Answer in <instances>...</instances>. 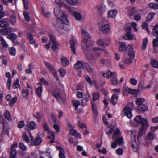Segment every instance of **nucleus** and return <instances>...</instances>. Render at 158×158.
Wrapping results in <instances>:
<instances>
[{
    "label": "nucleus",
    "instance_id": "obj_61",
    "mask_svg": "<svg viewBox=\"0 0 158 158\" xmlns=\"http://www.w3.org/2000/svg\"><path fill=\"white\" fill-rule=\"evenodd\" d=\"M19 147L22 150L25 151L27 149V147L24 144L22 143H20L19 144Z\"/></svg>",
    "mask_w": 158,
    "mask_h": 158
},
{
    "label": "nucleus",
    "instance_id": "obj_52",
    "mask_svg": "<svg viewBox=\"0 0 158 158\" xmlns=\"http://www.w3.org/2000/svg\"><path fill=\"white\" fill-rule=\"evenodd\" d=\"M97 44L99 46H101L103 47H105L106 46H108V44H104L103 41L102 40H99L97 41Z\"/></svg>",
    "mask_w": 158,
    "mask_h": 158
},
{
    "label": "nucleus",
    "instance_id": "obj_21",
    "mask_svg": "<svg viewBox=\"0 0 158 158\" xmlns=\"http://www.w3.org/2000/svg\"><path fill=\"white\" fill-rule=\"evenodd\" d=\"M63 93L62 90L60 88H57L54 90V92L52 93V94L53 96L55 97Z\"/></svg>",
    "mask_w": 158,
    "mask_h": 158
},
{
    "label": "nucleus",
    "instance_id": "obj_8",
    "mask_svg": "<svg viewBox=\"0 0 158 158\" xmlns=\"http://www.w3.org/2000/svg\"><path fill=\"white\" fill-rule=\"evenodd\" d=\"M103 76L107 78H109L111 77H116L117 76L116 73L115 72H113L110 71H107L103 74Z\"/></svg>",
    "mask_w": 158,
    "mask_h": 158
},
{
    "label": "nucleus",
    "instance_id": "obj_20",
    "mask_svg": "<svg viewBox=\"0 0 158 158\" xmlns=\"http://www.w3.org/2000/svg\"><path fill=\"white\" fill-rule=\"evenodd\" d=\"M57 148L60 151L59 153V158H65V152L64 150L60 146L57 147Z\"/></svg>",
    "mask_w": 158,
    "mask_h": 158
},
{
    "label": "nucleus",
    "instance_id": "obj_62",
    "mask_svg": "<svg viewBox=\"0 0 158 158\" xmlns=\"http://www.w3.org/2000/svg\"><path fill=\"white\" fill-rule=\"evenodd\" d=\"M67 2L70 5H74L77 2V0H66Z\"/></svg>",
    "mask_w": 158,
    "mask_h": 158
},
{
    "label": "nucleus",
    "instance_id": "obj_6",
    "mask_svg": "<svg viewBox=\"0 0 158 158\" xmlns=\"http://www.w3.org/2000/svg\"><path fill=\"white\" fill-rule=\"evenodd\" d=\"M135 120L137 123H141L142 126L144 124V123L146 124H148L147 119L145 118H142L140 115L137 116L135 118Z\"/></svg>",
    "mask_w": 158,
    "mask_h": 158
},
{
    "label": "nucleus",
    "instance_id": "obj_54",
    "mask_svg": "<svg viewBox=\"0 0 158 158\" xmlns=\"http://www.w3.org/2000/svg\"><path fill=\"white\" fill-rule=\"evenodd\" d=\"M23 15L25 18V19L28 22L30 21L31 20V19L29 16V14L26 12L24 11L23 13Z\"/></svg>",
    "mask_w": 158,
    "mask_h": 158
},
{
    "label": "nucleus",
    "instance_id": "obj_9",
    "mask_svg": "<svg viewBox=\"0 0 158 158\" xmlns=\"http://www.w3.org/2000/svg\"><path fill=\"white\" fill-rule=\"evenodd\" d=\"M8 20L6 18L0 20V27L2 28L6 27L9 25L8 22Z\"/></svg>",
    "mask_w": 158,
    "mask_h": 158
},
{
    "label": "nucleus",
    "instance_id": "obj_64",
    "mask_svg": "<svg viewBox=\"0 0 158 158\" xmlns=\"http://www.w3.org/2000/svg\"><path fill=\"white\" fill-rule=\"evenodd\" d=\"M152 43L153 47H158V37L153 40Z\"/></svg>",
    "mask_w": 158,
    "mask_h": 158
},
{
    "label": "nucleus",
    "instance_id": "obj_2",
    "mask_svg": "<svg viewBox=\"0 0 158 158\" xmlns=\"http://www.w3.org/2000/svg\"><path fill=\"white\" fill-rule=\"evenodd\" d=\"M82 34L84 37L82 47L83 49L89 48V41L91 37L89 34L86 31V30L83 29L82 31Z\"/></svg>",
    "mask_w": 158,
    "mask_h": 158
},
{
    "label": "nucleus",
    "instance_id": "obj_41",
    "mask_svg": "<svg viewBox=\"0 0 158 158\" xmlns=\"http://www.w3.org/2000/svg\"><path fill=\"white\" fill-rule=\"evenodd\" d=\"M145 99L143 98H138L136 100V103L137 105L139 106L142 105V104L144 102Z\"/></svg>",
    "mask_w": 158,
    "mask_h": 158
},
{
    "label": "nucleus",
    "instance_id": "obj_4",
    "mask_svg": "<svg viewBox=\"0 0 158 158\" xmlns=\"http://www.w3.org/2000/svg\"><path fill=\"white\" fill-rule=\"evenodd\" d=\"M95 50H84V53L86 58L89 60H91L93 58V55L95 53Z\"/></svg>",
    "mask_w": 158,
    "mask_h": 158
},
{
    "label": "nucleus",
    "instance_id": "obj_12",
    "mask_svg": "<svg viewBox=\"0 0 158 158\" xmlns=\"http://www.w3.org/2000/svg\"><path fill=\"white\" fill-rule=\"evenodd\" d=\"M5 75L8 78L7 81V85L8 87V89L10 90V88L11 83V78L10 77L11 74L10 72H7L5 73Z\"/></svg>",
    "mask_w": 158,
    "mask_h": 158
},
{
    "label": "nucleus",
    "instance_id": "obj_42",
    "mask_svg": "<svg viewBox=\"0 0 158 158\" xmlns=\"http://www.w3.org/2000/svg\"><path fill=\"white\" fill-rule=\"evenodd\" d=\"M48 36L49 38V41L50 43L56 41L55 36L52 34L49 33L48 34Z\"/></svg>",
    "mask_w": 158,
    "mask_h": 158
},
{
    "label": "nucleus",
    "instance_id": "obj_50",
    "mask_svg": "<svg viewBox=\"0 0 158 158\" xmlns=\"http://www.w3.org/2000/svg\"><path fill=\"white\" fill-rule=\"evenodd\" d=\"M148 40L147 38H145L143 39L142 46V49H145L148 43Z\"/></svg>",
    "mask_w": 158,
    "mask_h": 158
},
{
    "label": "nucleus",
    "instance_id": "obj_43",
    "mask_svg": "<svg viewBox=\"0 0 158 158\" xmlns=\"http://www.w3.org/2000/svg\"><path fill=\"white\" fill-rule=\"evenodd\" d=\"M29 91L27 89H23L22 92V95L24 98H28V97Z\"/></svg>",
    "mask_w": 158,
    "mask_h": 158
},
{
    "label": "nucleus",
    "instance_id": "obj_26",
    "mask_svg": "<svg viewBox=\"0 0 158 158\" xmlns=\"http://www.w3.org/2000/svg\"><path fill=\"white\" fill-rule=\"evenodd\" d=\"M147 137L149 140H152L156 137V135L152 132H149L147 135Z\"/></svg>",
    "mask_w": 158,
    "mask_h": 158
},
{
    "label": "nucleus",
    "instance_id": "obj_63",
    "mask_svg": "<svg viewBox=\"0 0 158 158\" xmlns=\"http://www.w3.org/2000/svg\"><path fill=\"white\" fill-rule=\"evenodd\" d=\"M123 142V138L122 137H120L115 140V143L118 145L122 144Z\"/></svg>",
    "mask_w": 158,
    "mask_h": 158
},
{
    "label": "nucleus",
    "instance_id": "obj_51",
    "mask_svg": "<svg viewBox=\"0 0 158 158\" xmlns=\"http://www.w3.org/2000/svg\"><path fill=\"white\" fill-rule=\"evenodd\" d=\"M72 103L75 107L76 110H78V107L79 106L80 103L79 101L74 100L73 101Z\"/></svg>",
    "mask_w": 158,
    "mask_h": 158
},
{
    "label": "nucleus",
    "instance_id": "obj_47",
    "mask_svg": "<svg viewBox=\"0 0 158 158\" xmlns=\"http://www.w3.org/2000/svg\"><path fill=\"white\" fill-rule=\"evenodd\" d=\"M148 109L147 106L143 104L138 106V109L141 111H144Z\"/></svg>",
    "mask_w": 158,
    "mask_h": 158
},
{
    "label": "nucleus",
    "instance_id": "obj_27",
    "mask_svg": "<svg viewBox=\"0 0 158 158\" xmlns=\"http://www.w3.org/2000/svg\"><path fill=\"white\" fill-rule=\"evenodd\" d=\"M110 27L107 24L103 25L101 28V30L104 33L108 32L109 31Z\"/></svg>",
    "mask_w": 158,
    "mask_h": 158
},
{
    "label": "nucleus",
    "instance_id": "obj_5",
    "mask_svg": "<svg viewBox=\"0 0 158 158\" xmlns=\"http://www.w3.org/2000/svg\"><path fill=\"white\" fill-rule=\"evenodd\" d=\"M18 144L15 143L10 148V157L12 158H15L16 156L17 152L15 148L17 147Z\"/></svg>",
    "mask_w": 158,
    "mask_h": 158
},
{
    "label": "nucleus",
    "instance_id": "obj_13",
    "mask_svg": "<svg viewBox=\"0 0 158 158\" xmlns=\"http://www.w3.org/2000/svg\"><path fill=\"white\" fill-rule=\"evenodd\" d=\"M96 9L100 13H102L106 11V7L103 4H102L100 6H96Z\"/></svg>",
    "mask_w": 158,
    "mask_h": 158
},
{
    "label": "nucleus",
    "instance_id": "obj_46",
    "mask_svg": "<svg viewBox=\"0 0 158 158\" xmlns=\"http://www.w3.org/2000/svg\"><path fill=\"white\" fill-rule=\"evenodd\" d=\"M17 100V97H15L13 98H11V100L9 101L10 102L9 103V105L10 106H13L14 104L15 103Z\"/></svg>",
    "mask_w": 158,
    "mask_h": 158
},
{
    "label": "nucleus",
    "instance_id": "obj_48",
    "mask_svg": "<svg viewBox=\"0 0 158 158\" xmlns=\"http://www.w3.org/2000/svg\"><path fill=\"white\" fill-rule=\"evenodd\" d=\"M50 116L53 123H56L57 124L59 123V121L57 119L55 114L53 113H51L50 114Z\"/></svg>",
    "mask_w": 158,
    "mask_h": 158
},
{
    "label": "nucleus",
    "instance_id": "obj_31",
    "mask_svg": "<svg viewBox=\"0 0 158 158\" xmlns=\"http://www.w3.org/2000/svg\"><path fill=\"white\" fill-rule=\"evenodd\" d=\"M131 144L132 146L133 147L134 143H135V144H136V136L135 135L133 134L132 131H131Z\"/></svg>",
    "mask_w": 158,
    "mask_h": 158
},
{
    "label": "nucleus",
    "instance_id": "obj_25",
    "mask_svg": "<svg viewBox=\"0 0 158 158\" xmlns=\"http://www.w3.org/2000/svg\"><path fill=\"white\" fill-rule=\"evenodd\" d=\"M51 48L52 49H56L60 48V45L56 41L51 43Z\"/></svg>",
    "mask_w": 158,
    "mask_h": 158
},
{
    "label": "nucleus",
    "instance_id": "obj_44",
    "mask_svg": "<svg viewBox=\"0 0 158 158\" xmlns=\"http://www.w3.org/2000/svg\"><path fill=\"white\" fill-rule=\"evenodd\" d=\"M27 37L31 44H34L35 43V41L33 39V35L31 34L28 33L27 34Z\"/></svg>",
    "mask_w": 158,
    "mask_h": 158
},
{
    "label": "nucleus",
    "instance_id": "obj_56",
    "mask_svg": "<svg viewBox=\"0 0 158 158\" xmlns=\"http://www.w3.org/2000/svg\"><path fill=\"white\" fill-rule=\"evenodd\" d=\"M132 61L133 58H131L126 59L123 62L125 64H130L132 62Z\"/></svg>",
    "mask_w": 158,
    "mask_h": 158
},
{
    "label": "nucleus",
    "instance_id": "obj_39",
    "mask_svg": "<svg viewBox=\"0 0 158 158\" xmlns=\"http://www.w3.org/2000/svg\"><path fill=\"white\" fill-rule=\"evenodd\" d=\"M84 65L85 66L86 69L89 73H93L94 69L92 68L90 65H88V63L84 62Z\"/></svg>",
    "mask_w": 158,
    "mask_h": 158
},
{
    "label": "nucleus",
    "instance_id": "obj_37",
    "mask_svg": "<svg viewBox=\"0 0 158 158\" xmlns=\"http://www.w3.org/2000/svg\"><path fill=\"white\" fill-rule=\"evenodd\" d=\"M101 63L102 64H105L109 66L110 65L111 62L110 60L108 59H102L101 60Z\"/></svg>",
    "mask_w": 158,
    "mask_h": 158
},
{
    "label": "nucleus",
    "instance_id": "obj_3",
    "mask_svg": "<svg viewBox=\"0 0 158 158\" xmlns=\"http://www.w3.org/2000/svg\"><path fill=\"white\" fill-rule=\"evenodd\" d=\"M149 127V124H144L142 126L141 128L139 129L138 135V138H140L145 134L146 131Z\"/></svg>",
    "mask_w": 158,
    "mask_h": 158
},
{
    "label": "nucleus",
    "instance_id": "obj_10",
    "mask_svg": "<svg viewBox=\"0 0 158 158\" xmlns=\"http://www.w3.org/2000/svg\"><path fill=\"white\" fill-rule=\"evenodd\" d=\"M124 112L125 115L129 118H130L132 117V115L131 112V109L129 107H125L124 109Z\"/></svg>",
    "mask_w": 158,
    "mask_h": 158
},
{
    "label": "nucleus",
    "instance_id": "obj_59",
    "mask_svg": "<svg viewBox=\"0 0 158 158\" xmlns=\"http://www.w3.org/2000/svg\"><path fill=\"white\" fill-rule=\"evenodd\" d=\"M23 139L27 143L29 142V139L28 135L26 134V133H24L22 136Z\"/></svg>",
    "mask_w": 158,
    "mask_h": 158
},
{
    "label": "nucleus",
    "instance_id": "obj_17",
    "mask_svg": "<svg viewBox=\"0 0 158 158\" xmlns=\"http://www.w3.org/2000/svg\"><path fill=\"white\" fill-rule=\"evenodd\" d=\"M62 65L64 67H66L69 65V62L68 59L64 56H62L60 58Z\"/></svg>",
    "mask_w": 158,
    "mask_h": 158
},
{
    "label": "nucleus",
    "instance_id": "obj_16",
    "mask_svg": "<svg viewBox=\"0 0 158 158\" xmlns=\"http://www.w3.org/2000/svg\"><path fill=\"white\" fill-rule=\"evenodd\" d=\"M121 51L125 53L127 52L129 56L131 58H133L135 57V52L134 50H121Z\"/></svg>",
    "mask_w": 158,
    "mask_h": 158
},
{
    "label": "nucleus",
    "instance_id": "obj_57",
    "mask_svg": "<svg viewBox=\"0 0 158 158\" xmlns=\"http://www.w3.org/2000/svg\"><path fill=\"white\" fill-rule=\"evenodd\" d=\"M10 20L11 23L13 25L16 23V18L15 16H11L10 17Z\"/></svg>",
    "mask_w": 158,
    "mask_h": 158
},
{
    "label": "nucleus",
    "instance_id": "obj_24",
    "mask_svg": "<svg viewBox=\"0 0 158 158\" xmlns=\"http://www.w3.org/2000/svg\"><path fill=\"white\" fill-rule=\"evenodd\" d=\"M114 127L112 125L109 126L105 129V132L108 135L110 134L114 131Z\"/></svg>",
    "mask_w": 158,
    "mask_h": 158
},
{
    "label": "nucleus",
    "instance_id": "obj_18",
    "mask_svg": "<svg viewBox=\"0 0 158 158\" xmlns=\"http://www.w3.org/2000/svg\"><path fill=\"white\" fill-rule=\"evenodd\" d=\"M57 101L60 103H63L65 101L64 96L63 93L55 97Z\"/></svg>",
    "mask_w": 158,
    "mask_h": 158
},
{
    "label": "nucleus",
    "instance_id": "obj_45",
    "mask_svg": "<svg viewBox=\"0 0 158 158\" xmlns=\"http://www.w3.org/2000/svg\"><path fill=\"white\" fill-rule=\"evenodd\" d=\"M73 15L76 19L77 20H80L82 19L81 15L79 13L76 12H73Z\"/></svg>",
    "mask_w": 158,
    "mask_h": 158
},
{
    "label": "nucleus",
    "instance_id": "obj_19",
    "mask_svg": "<svg viewBox=\"0 0 158 158\" xmlns=\"http://www.w3.org/2000/svg\"><path fill=\"white\" fill-rule=\"evenodd\" d=\"M92 107L94 115L95 116H97L98 112L97 105L94 103H92Z\"/></svg>",
    "mask_w": 158,
    "mask_h": 158
},
{
    "label": "nucleus",
    "instance_id": "obj_7",
    "mask_svg": "<svg viewBox=\"0 0 158 158\" xmlns=\"http://www.w3.org/2000/svg\"><path fill=\"white\" fill-rule=\"evenodd\" d=\"M127 12L129 16L131 19H133L135 15L137 13L136 9L135 7H133L131 8H129L127 10Z\"/></svg>",
    "mask_w": 158,
    "mask_h": 158
},
{
    "label": "nucleus",
    "instance_id": "obj_32",
    "mask_svg": "<svg viewBox=\"0 0 158 158\" xmlns=\"http://www.w3.org/2000/svg\"><path fill=\"white\" fill-rule=\"evenodd\" d=\"M28 128L31 130H33L36 127V125L35 123L33 121H31L28 124Z\"/></svg>",
    "mask_w": 158,
    "mask_h": 158
},
{
    "label": "nucleus",
    "instance_id": "obj_38",
    "mask_svg": "<svg viewBox=\"0 0 158 158\" xmlns=\"http://www.w3.org/2000/svg\"><path fill=\"white\" fill-rule=\"evenodd\" d=\"M149 7L152 9L154 10L158 9V4L155 3H150L148 4Z\"/></svg>",
    "mask_w": 158,
    "mask_h": 158
},
{
    "label": "nucleus",
    "instance_id": "obj_1",
    "mask_svg": "<svg viewBox=\"0 0 158 158\" xmlns=\"http://www.w3.org/2000/svg\"><path fill=\"white\" fill-rule=\"evenodd\" d=\"M54 13L57 18V26L65 31H67L68 30L67 26L69 25V23L66 14L57 7L54 8Z\"/></svg>",
    "mask_w": 158,
    "mask_h": 158
},
{
    "label": "nucleus",
    "instance_id": "obj_22",
    "mask_svg": "<svg viewBox=\"0 0 158 158\" xmlns=\"http://www.w3.org/2000/svg\"><path fill=\"white\" fill-rule=\"evenodd\" d=\"M38 84L40 86L36 89V92L38 96L40 97H41V93L42 92V85L40 83H38Z\"/></svg>",
    "mask_w": 158,
    "mask_h": 158
},
{
    "label": "nucleus",
    "instance_id": "obj_60",
    "mask_svg": "<svg viewBox=\"0 0 158 158\" xmlns=\"http://www.w3.org/2000/svg\"><path fill=\"white\" fill-rule=\"evenodd\" d=\"M117 76L116 77H113V78L111 80V83L112 85H115L118 84V80L116 78Z\"/></svg>",
    "mask_w": 158,
    "mask_h": 158
},
{
    "label": "nucleus",
    "instance_id": "obj_53",
    "mask_svg": "<svg viewBox=\"0 0 158 158\" xmlns=\"http://www.w3.org/2000/svg\"><path fill=\"white\" fill-rule=\"evenodd\" d=\"M151 64L153 67L157 68L158 67V62L155 60H151Z\"/></svg>",
    "mask_w": 158,
    "mask_h": 158
},
{
    "label": "nucleus",
    "instance_id": "obj_34",
    "mask_svg": "<svg viewBox=\"0 0 158 158\" xmlns=\"http://www.w3.org/2000/svg\"><path fill=\"white\" fill-rule=\"evenodd\" d=\"M42 142V139L40 137L36 138L33 143V145L36 146L40 144Z\"/></svg>",
    "mask_w": 158,
    "mask_h": 158
},
{
    "label": "nucleus",
    "instance_id": "obj_36",
    "mask_svg": "<svg viewBox=\"0 0 158 158\" xmlns=\"http://www.w3.org/2000/svg\"><path fill=\"white\" fill-rule=\"evenodd\" d=\"M19 79L18 78L16 79L15 81L14 82L12 85V87L14 89H16L17 88H19L20 87V85L19 83Z\"/></svg>",
    "mask_w": 158,
    "mask_h": 158
},
{
    "label": "nucleus",
    "instance_id": "obj_14",
    "mask_svg": "<svg viewBox=\"0 0 158 158\" xmlns=\"http://www.w3.org/2000/svg\"><path fill=\"white\" fill-rule=\"evenodd\" d=\"M118 100V96L116 94H113L110 100V102L113 104V105L115 106L116 104V102Z\"/></svg>",
    "mask_w": 158,
    "mask_h": 158
},
{
    "label": "nucleus",
    "instance_id": "obj_49",
    "mask_svg": "<svg viewBox=\"0 0 158 158\" xmlns=\"http://www.w3.org/2000/svg\"><path fill=\"white\" fill-rule=\"evenodd\" d=\"M17 37V35L15 33H12L9 34L7 36V38L11 40H15Z\"/></svg>",
    "mask_w": 158,
    "mask_h": 158
},
{
    "label": "nucleus",
    "instance_id": "obj_23",
    "mask_svg": "<svg viewBox=\"0 0 158 158\" xmlns=\"http://www.w3.org/2000/svg\"><path fill=\"white\" fill-rule=\"evenodd\" d=\"M70 45L71 49H75V46L77 45V41L75 39L71 40L70 41Z\"/></svg>",
    "mask_w": 158,
    "mask_h": 158
},
{
    "label": "nucleus",
    "instance_id": "obj_40",
    "mask_svg": "<svg viewBox=\"0 0 158 158\" xmlns=\"http://www.w3.org/2000/svg\"><path fill=\"white\" fill-rule=\"evenodd\" d=\"M154 15L155 14L153 12H152L149 14L146 17L147 19L146 20V21L148 22H150L153 19Z\"/></svg>",
    "mask_w": 158,
    "mask_h": 158
},
{
    "label": "nucleus",
    "instance_id": "obj_29",
    "mask_svg": "<svg viewBox=\"0 0 158 158\" xmlns=\"http://www.w3.org/2000/svg\"><path fill=\"white\" fill-rule=\"evenodd\" d=\"M131 32H126V35L123 38L125 40H132L134 37V35L131 34Z\"/></svg>",
    "mask_w": 158,
    "mask_h": 158
},
{
    "label": "nucleus",
    "instance_id": "obj_33",
    "mask_svg": "<svg viewBox=\"0 0 158 158\" xmlns=\"http://www.w3.org/2000/svg\"><path fill=\"white\" fill-rule=\"evenodd\" d=\"M69 134L76 137H78L79 135V134L76 130L72 128L69 130Z\"/></svg>",
    "mask_w": 158,
    "mask_h": 158
},
{
    "label": "nucleus",
    "instance_id": "obj_15",
    "mask_svg": "<svg viewBox=\"0 0 158 158\" xmlns=\"http://www.w3.org/2000/svg\"><path fill=\"white\" fill-rule=\"evenodd\" d=\"M117 11L116 10H112L108 11V18L115 17L117 14Z\"/></svg>",
    "mask_w": 158,
    "mask_h": 158
},
{
    "label": "nucleus",
    "instance_id": "obj_58",
    "mask_svg": "<svg viewBox=\"0 0 158 158\" xmlns=\"http://www.w3.org/2000/svg\"><path fill=\"white\" fill-rule=\"evenodd\" d=\"M59 71L60 73V76L64 77L66 74V71L63 68H60L59 69Z\"/></svg>",
    "mask_w": 158,
    "mask_h": 158
},
{
    "label": "nucleus",
    "instance_id": "obj_30",
    "mask_svg": "<svg viewBox=\"0 0 158 158\" xmlns=\"http://www.w3.org/2000/svg\"><path fill=\"white\" fill-rule=\"evenodd\" d=\"M45 64L48 69L52 72L55 70L53 66L49 63L45 62Z\"/></svg>",
    "mask_w": 158,
    "mask_h": 158
},
{
    "label": "nucleus",
    "instance_id": "obj_28",
    "mask_svg": "<svg viewBox=\"0 0 158 158\" xmlns=\"http://www.w3.org/2000/svg\"><path fill=\"white\" fill-rule=\"evenodd\" d=\"M93 96L92 100L94 102L96 100H99L100 98V94L99 92H94L92 94Z\"/></svg>",
    "mask_w": 158,
    "mask_h": 158
},
{
    "label": "nucleus",
    "instance_id": "obj_55",
    "mask_svg": "<svg viewBox=\"0 0 158 158\" xmlns=\"http://www.w3.org/2000/svg\"><path fill=\"white\" fill-rule=\"evenodd\" d=\"M120 130L118 128H116L115 130L114 135H113L112 138L113 139H114L115 138V135H117V136H119L120 135V134H119Z\"/></svg>",
    "mask_w": 158,
    "mask_h": 158
},
{
    "label": "nucleus",
    "instance_id": "obj_11",
    "mask_svg": "<svg viewBox=\"0 0 158 158\" xmlns=\"http://www.w3.org/2000/svg\"><path fill=\"white\" fill-rule=\"evenodd\" d=\"M84 62L81 61H78L74 65V68L75 69H81L83 68L84 65Z\"/></svg>",
    "mask_w": 158,
    "mask_h": 158
},
{
    "label": "nucleus",
    "instance_id": "obj_35",
    "mask_svg": "<svg viewBox=\"0 0 158 158\" xmlns=\"http://www.w3.org/2000/svg\"><path fill=\"white\" fill-rule=\"evenodd\" d=\"M4 115L8 120L9 122L11 121V118L10 112L8 111H6L4 112Z\"/></svg>",
    "mask_w": 158,
    "mask_h": 158
}]
</instances>
